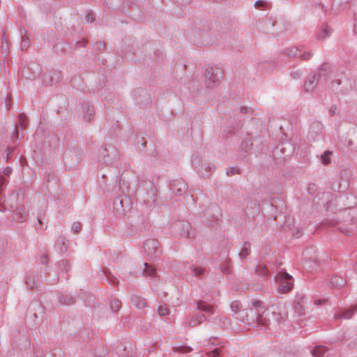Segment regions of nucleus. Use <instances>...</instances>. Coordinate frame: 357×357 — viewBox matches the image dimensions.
Segmentation results:
<instances>
[{
    "label": "nucleus",
    "mask_w": 357,
    "mask_h": 357,
    "mask_svg": "<svg viewBox=\"0 0 357 357\" xmlns=\"http://www.w3.org/2000/svg\"><path fill=\"white\" fill-rule=\"evenodd\" d=\"M137 193L140 200L147 208L152 207L157 200L156 189L151 181H139Z\"/></svg>",
    "instance_id": "f257e3e1"
},
{
    "label": "nucleus",
    "mask_w": 357,
    "mask_h": 357,
    "mask_svg": "<svg viewBox=\"0 0 357 357\" xmlns=\"http://www.w3.org/2000/svg\"><path fill=\"white\" fill-rule=\"evenodd\" d=\"M330 68L328 63H324L316 73L310 75L304 83L305 91L312 93L320 80L326 79V77L330 73Z\"/></svg>",
    "instance_id": "f03ea898"
},
{
    "label": "nucleus",
    "mask_w": 357,
    "mask_h": 357,
    "mask_svg": "<svg viewBox=\"0 0 357 357\" xmlns=\"http://www.w3.org/2000/svg\"><path fill=\"white\" fill-rule=\"evenodd\" d=\"M223 76V72L218 67L208 66L205 70L204 83L207 88L213 89L220 82Z\"/></svg>",
    "instance_id": "7ed1b4c3"
},
{
    "label": "nucleus",
    "mask_w": 357,
    "mask_h": 357,
    "mask_svg": "<svg viewBox=\"0 0 357 357\" xmlns=\"http://www.w3.org/2000/svg\"><path fill=\"white\" fill-rule=\"evenodd\" d=\"M119 157L118 149L112 145H106L100 151V161L102 163L112 164Z\"/></svg>",
    "instance_id": "20e7f679"
},
{
    "label": "nucleus",
    "mask_w": 357,
    "mask_h": 357,
    "mask_svg": "<svg viewBox=\"0 0 357 357\" xmlns=\"http://www.w3.org/2000/svg\"><path fill=\"white\" fill-rule=\"evenodd\" d=\"M279 283L280 292L284 294L292 289L294 283L292 277L285 272H281L278 275L276 278Z\"/></svg>",
    "instance_id": "39448f33"
},
{
    "label": "nucleus",
    "mask_w": 357,
    "mask_h": 357,
    "mask_svg": "<svg viewBox=\"0 0 357 357\" xmlns=\"http://www.w3.org/2000/svg\"><path fill=\"white\" fill-rule=\"evenodd\" d=\"M130 204V199L126 196H120L114 200L113 208L119 215L124 214Z\"/></svg>",
    "instance_id": "423d86ee"
},
{
    "label": "nucleus",
    "mask_w": 357,
    "mask_h": 357,
    "mask_svg": "<svg viewBox=\"0 0 357 357\" xmlns=\"http://www.w3.org/2000/svg\"><path fill=\"white\" fill-rule=\"evenodd\" d=\"M323 129L324 126L320 121H312L310 126L307 138L309 141H315L322 133Z\"/></svg>",
    "instance_id": "0eeeda50"
},
{
    "label": "nucleus",
    "mask_w": 357,
    "mask_h": 357,
    "mask_svg": "<svg viewBox=\"0 0 357 357\" xmlns=\"http://www.w3.org/2000/svg\"><path fill=\"white\" fill-rule=\"evenodd\" d=\"M170 189L176 195H182L187 190V184L183 179H177L170 183Z\"/></svg>",
    "instance_id": "6e6552de"
},
{
    "label": "nucleus",
    "mask_w": 357,
    "mask_h": 357,
    "mask_svg": "<svg viewBox=\"0 0 357 357\" xmlns=\"http://www.w3.org/2000/svg\"><path fill=\"white\" fill-rule=\"evenodd\" d=\"M65 159L70 160L73 165H76L80 161L81 153L75 148H70L65 152Z\"/></svg>",
    "instance_id": "1a4fd4ad"
},
{
    "label": "nucleus",
    "mask_w": 357,
    "mask_h": 357,
    "mask_svg": "<svg viewBox=\"0 0 357 357\" xmlns=\"http://www.w3.org/2000/svg\"><path fill=\"white\" fill-rule=\"evenodd\" d=\"M330 195L328 193H321L314 198L313 203L314 204H319V208L321 207L326 210L328 209Z\"/></svg>",
    "instance_id": "9d476101"
},
{
    "label": "nucleus",
    "mask_w": 357,
    "mask_h": 357,
    "mask_svg": "<svg viewBox=\"0 0 357 357\" xmlns=\"http://www.w3.org/2000/svg\"><path fill=\"white\" fill-rule=\"evenodd\" d=\"M158 242L153 239H149L147 240L144 245V251L149 255H151L156 252L158 250Z\"/></svg>",
    "instance_id": "9b49d317"
},
{
    "label": "nucleus",
    "mask_w": 357,
    "mask_h": 357,
    "mask_svg": "<svg viewBox=\"0 0 357 357\" xmlns=\"http://www.w3.org/2000/svg\"><path fill=\"white\" fill-rule=\"evenodd\" d=\"M331 33L332 29L327 24H321L317 33V38L319 40H324L331 36Z\"/></svg>",
    "instance_id": "f8f14e48"
},
{
    "label": "nucleus",
    "mask_w": 357,
    "mask_h": 357,
    "mask_svg": "<svg viewBox=\"0 0 357 357\" xmlns=\"http://www.w3.org/2000/svg\"><path fill=\"white\" fill-rule=\"evenodd\" d=\"M192 166L197 172H200L203 167V157L198 153H194L191 159Z\"/></svg>",
    "instance_id": "ddd939ff"
},
{
    "label": "nucleus",
    "mask_w": 357,
    "mask_h": 357,
    "mask_svg": "<svg viewBox=\"0 0 357 357\" xmlns=\"http://www.w3.org/2000/svg\"><path fill=\"white\" fill-rule=\"evenodd\" d=\"M348 147L352 148L355 142H357V128L351 126L347 132Z\"/></svg>",
    "instance_id": "4468645a"
},
{
    "label": "nucleus",
    "mask_w": 357,
    "mask_h": 357,
    "mask_svg": "<svg viewBox=\"0 0 357 357\" xmlns=\"http://www.w3.org/2000/svg\"><path fill=\"white\" fill-rule=\"evenodd\" d=\"M82 112L84 113V119L86 121H90L94 114L93 107L89 103H84L82 106Z\"/></svg>",
    "instance_id": "2eb2a0df"
},
{
    "label": "nucleus",
    "mask_w": 357,
    "mask_h": 357,
    "mask_svg": "<svg viewBox=\"0 0 357 357\" xmlns=\"http://www.w3.org/2000/svg\"><path fill=\"white\" fill-rule=\"evenodd\" d=\"M301 52V50L296 47H290L283 50V54L289 57L299 56V54Z\"/></svg>",
    "instance_id": "dca6fc26"
},
{
    "label": "nucleus",
    "mask_w": 357,
    "mask_h": 357,
    "mask_svg": "<svg viewBox=\"0 0 357 357\" xmlns=\"http://www.w3.org/2000/svg\"><path fill=\"white\" fill-rule=\"evenodd\" d=\"M31 70H32L31 66H25L22 72L23 77L28 79H34L36 73L35 72L31 73Z\"/></svg>",
    "instance_id": "f3484780"
},
{
    "label": "nucleus",
    "mask_w": 357,
    "mask_h": 357,
    "mask_svg": "<svg viewBox=\"0 0 357 357\" xmlns=\"http://www.w3.org/2000/svg\"><path fill=\"white\" fill-rule=\"evenodd\" d=\"M132 303L138 308H144L146 305V300L139 296H134L132 298Z\"/></svg>",
    "instance_id": "a211bd4d"
},
{
    "label": "nucleus",
    "mask_w": 357,
    "mask_h": 357,
    "mask_svg": "<svg viewBox=\"0 0 357 357\" xmlns=\"http://www.w3.org/2000/svg\"><path fill=\"white\" fill-rule=\"evenodd\" d=\"M204 320L205 317L202 314H199L189 321V325L190 326H196L199 324L204 322Z\"/></svg>",
    "instance_id": "6ab92c4d"
},
{
    "label": "nucleus",
    "mask_w": 357,
    "mask_h": 357,
    "mask_svg": "<svg viewBox=\"0 0 357 357\" xmlns=\"http://www.w3.org/2000/svg\"><path fill=\"white\" fill-rule=\"evenodd\" d=\"M333 154V152L331 151H325L321 155V162L326 165L331 162V157Z\"/></svg>",
    "instance_id": "aec40b11"
},
{
    "label": "nucleus",
    "mask_w": 357,
    "mask_h": 357,
    "mask_svg": "<svg viewBox=\"0 0 357 357\" xmlns=\"http://www.w3.org/2000/svg\"><path fill=\"white\" fill-rule=\"evenodd\" d=\"M197 307L199 310L202 311L208 312L211 313L213 312V307L204 302L198 303Z\"/></svg>",
    "instance_id": "412c9836"
},
{
    "label": "nucleus",
    "mask_w": 357,
    "mask_h": 357,
    "mask_svg": "<svg viewBox=\"0 0 357 357\" xmlns=\"http://www.w3.org/2000/svg\"><path fill=\"white\" fill-rule=\"evenodd\" d=\"M43 84L44 85H53L54 83L52 80V77L50 75V70L44 73L42 79Z\"/></svg>",
    "instance_id": "4be33fe9"
},
{
    "label": "nucleus",
    "mask_w": 357,
    "mask_h": 357,
    "mask_svg": "<svg viewBox=\"0 0 357 357\" xmlns=\"http://www.w3.org/2000/svg\"><path fill=\"white\" fill-rule=\"evenodd\" d=\"M326 351V349L323 346L316 347L312 351V356L313 357H322Z\"/></svg>",
    "instance_id": "5701e85b"
},
{
    "label": "nucleus",
    "mask_w": 357,
    "mask_h": 357,
    "mask_svg": "<svg viewBox=\"0 0 357 357\" xmlns=\"http://www.w3.org/2000/svg\"><path fill=\"white\" fill-rule=\"evenodd\" d=\"M254 6L256 9L263 10L267 9L268 3L264 0H257L255 1Z\"/></svg>",
    "instance_id": "b1692460"
},
{
    "label": "nucleus",
    "mask_w": 357,
    "mask_h": 357,
    "mask_svg": "<svg viewBox=\"0 0 357 357\" xmlns=\"http://www.w3.org/2000/svg\"><path fill=\"white\" fill-rule=\"evenodd\" d=\"M26 116L24 114H20L18 116V126L21 130L26 129Z\"/></svg>",
    "instance_id": "393cba45"
},
{
    "label": "nucleus",
    "mask_w": 357,
    "mask_h": 357,
    "mask_svg": "<svg viewBox=\"0 0 357 357\" xmlns=\"http://www.w3.org/2000/svg\"><path fill=\"white\" fill-rule=\"evenodd\" d=\"M288 226H291L289 229L292 231H295V233H292V236L296 238H298L302 234V229L300 227H298L297 225H288Z\"/></svg>",
    "instance_id": "a878e982"
},
{
    "label": "nucleus",
    "mask_w": 357,
    "mask_h": 357,
    "mask_svg": "<svg viewBox=\"0 0 357 357\" xmlns=\"http://www.w3.org/2000/svg\"><path fill=\"white\" fill-rule=\"evenodd\" d=\"M50 75L52 77L54 83H57L61 78V73L60 71L56 70H50Z\"/></svg>",
    "instance_id": "bb28decb"
},
{
    "label": "nucleus",
    "mask_w": 357,
    "mask_h": 357,
    "mask_svg": "<svg viewBox=\"0 0 357 357\" xmlns=\"http://www.w3.org/2000/svg\"><path fill=\"white\" fill-rule=\"evenodd\" d=\"M144 267V273L145 275H153L154 274L155 268L153 266L145 263Z\"/></svg>",
    "instance_id": "cd10ccee"
},
{
    "label": "nucleus",
    "mask_w": 357,
    "mask_h": 357,
    "mask_svg": "<svg viewBox=\"0 0 357 357\" xmlns=\"http://www.w3.org/2000/svg\"><path fill=\"white\" fill-rule=\"evenodd\" d=\"M312 53L308 51H303L301 50V52L299 54V57H301L303 60L308 61L312 56Z\"/></svg>",
    "instance_id": "c85d7f7f"
},
{
    "label": "nucleus",
    "mask_w": 357,
    "mask_h": 357,
    "mask_svg": "<svg viewBox=\"0 0 357 357\" xmlns=\"http://www.w3.org/2000/svg\"><path fill=\"white\" fill-rule=\"evenodd\" d=\"M341 227L338 229L345 235H350L351 229L349 227V225H340Z\"/></svg>",
    "instance_id": "c756f323"
},
{
    "label": "nucleus",
    "mask_w": 357,
    "mask_h": 357,
    "mask_svg": "<svg viewBox=\"0 0 357 357\" xmlns=\"http://www.w3.org/2000/svg\"><path fill=\"white\" fill-rule=\"evenodd\" d=\"M349 187V183L347 182V180H343L342 179V181L341 183H340L337 185V187L336 188L335 185H333V189H338V190H341V189H347Z\"/></svg>",
    "instance_id": "7c9ffc66"
},
{
    "label": "nucleus",
    "mask_w": 357,
    "mask_h": 357,
    "mask_svg": "<svg viewBox=\"0 0 357 357\" xmlns=\"http://www.w3.org/2000/svg\"><path fill=\"white\" fill-rule=\"evenodd\" d=\"M111 307L113 310L117 311L121 308V303L120 301L114 299L111 302Z\"/></svg>",
    "instance_id": "2f4dec72"
},
{
    "label": "nucleus",
    "mask_w": 357,
    "mask_h": 357,
    "mask_svg": "<svg viewBox=\"0 0 357 357\" xmlns=\"http://www.w3.org/2000/svg\"><path fill=\"white\" fill-rule=\"evenodd\" d=\"M158 312L160 316L163 317L169 314V310L167 307L160 306L158 309Z\"/></svg>",
    "instance_id": "473e14b6"
},
{
    "label": "nucleus",
    "mask_w": 357,
    "mask_h": 357,
    "mask_svg": "<svg viewBox=\"0 0 357 357\" xmlns=\"http://www.w3.org/2000/svg\"><path fill=\"white\" fill-rule=\"evenodd\" d=\"M265 25H266V29H265V31H266L267 33H271L273 30L271 29V28L274 26V22L273 21H272L271 20H267L266 22H265Z\"/></svg>",
    "instance_id": "72a5a7b5"
},
{
    "label": "nucleus",
    "mask_w": 357,
    "mask_h": 357,
    "mask_svg": "<svg viewBox=\"0 0 357 357\" xmlns=\"http://www.w3.org/2000/svg\"><path fill=\"white\" fill-rule=\"evenodd\" d=\"M340 112V110L337 105H333L331 108L329 109V114L331 116H335L338 115Z\"/></svg>",
    "instance_id": "f704fd0d"
},
{
    "label": "nucleus",
    "mask_w": 357,
    "mask_h": 357,
    "mask_svg": "<svg viewBox=\"0 0 357 357\" xmlns=\"http://www.w3.org/2000/svg\"><path fill=\"white\" fill-rule=\"evenodd\" d=\"M29 40L28 37L26 36H22V43H21V47L22 50H26V48L29 46Z\"/></svg>",
    "instance_id": "c9c22d12"
},
{
    "label": "nucleus",
    "mask_w": 357,
    "mask_h": 357,
    "mask_svg": "<svg viewBox=\"0 0 357 357\" xmlns=\"http://www.w3.org/2000/svg\"><path fill=\"white\" fill-rule=\"evenodd\" d=\"M290 76L293 79H300L302 76V72L299 70L292 71L290 73Z\"/></svg>",
    "instance_id": "e433bc0d"
},
{
    "label": "nucleus",
    "mask_w": 357,
    "mask_h": 357,
    "mask_svg": "<svg viewBox=\"0 0 357 357\" xmlns=\"http://www.w3.org/2000/svg\"><path fill=\"white\" fill-rule=\"evenodd\" d=\"M286 149V147H283L282 146H277L274 151H273V156L276 157L279 155L280 153L282 152L284 153V150Z\"/></svg>",
    "instance_id": "4c0bfd02"
},
{
    "label": "nucleus",
    "mask_w": 357,
    "mask_h": 357,
    "mask_svg": "<svg viewBox=\"0 0 357 357\" xmlns=\"http://www.w3.org/2000/svg\"><path fill=\"white\" fill-rule=\"evenodd\" d=\"M248 254V247L247 243H245L241 252L239 253V255L242 258H244V257H247Z\"/></svg>",
    "instance_id": "58836bf2"
},
{
    "label": "nucleus",
    "mask_w": 357,
    "mask_h": 357,
    "mask_svg": "<svg viewBox=\"0 0 357 357\" xmlns=\"http://www.w3.org/2000/svg\"><path fill=\"white\" fill-rule=\"evenodd\" d=\"M197 32L195 33V34L192 36V35H189L188 33L187 35V37L188 38V39L192 42L194 44H199V40H198L197 36Z\"/></svg>",
    "instance_id": "ea45409f"
},
{
    "label": "nucleus",
    "mask_w": 357,
    "mask_h": 357,
    "mask_svg": "<svg viewBox=\"0 0 357 357\" xmlns=\"http://www.w3.org/2000/svg\"><path fill=\"white\" fill-rule=\"evenodd\" d=\"M238 173V169L236 167H230L227 169V174L228 176H233Z\"/></svg>",
    "instance_id": "a19ab883"
},
{
    "label": "nucleus",
    "mask_w": 357,
    "mask_h": 357,
    "mask_svg": "<svg viewBox=\"0 0 357 357\" xmlns=\"http://www.w3.org/2000/svg\"><path fill=\"white\" fill-rule=\"evenodd\" d=\"M85 21L87 22V23H91L93 20H94V17H93V13H88L86 16H85Z\"/></svg>",
    "instance_id": "79ce46f5"
},
{
    "label": "nucleus",
    "mask_w": 357,
    "mask_h": 357,
    "mask_svg": "<svg viewBox=\"0 0 357 357\" xmlns=\"http://www.w3.org/2000/svg\"><path fill=\"white\" fill-rule=\"evenodd\" d=\"M352 310H347L346 312H343L341 315V317L344 319H350L352 316Z\"/></svg>",
    "instance_id": "37998d69"
},
{
    "label": "nucleus",
    "mask_w": 357,
    "mask_h": 357,
    "mask_svg": "<svg viewBox=\"0 0 357 357\" xmlns=\"http://www.w3.org/2000/svg\"><path fill=\"white\" fill-rule=\"evenodd\" d=\"M176 350L181 353H188L191 351V349L188 347H181L176 348Z\"/></svg>",
    "instance_id": "c03bdc74"
},
{
    "label": "nucleus",
    "mask_w": 357,
    "mask_h": 357,
    "mask_svg": "<svg viewBox=\"0 0 357 357\" xmlns=\"http://www.w3.org/2000/svg\"><path fill=\"white\" fill-rule=\"evenodd\" d=\"M203 167H204L206 172H208V171H211L214 168V165L205 162L203 165Z\"/></svg>",
    "instance_id": "a18cd8bd"
},
{
    "label": "nucleus",
    "mask_w": 357,
    "mask_h": 357,
    "mask_svg": "<svg viewBox=\"0 0 357 357\" xmlns=\"http://www.w3.org/2000/svg\"><path fill=\"white\" fill-rule=\"evenodd\" d=\"M208 356L211 357H217L220 356V350L218 349H215L213 350L211 352L208 353Z\"/></svg>",
    "instance_id": "49530a36"
},
{
    "label": "nucleus",
    "mask_w": 357,
    "mask_h": 357,
    "mask_svg": "<svg viewBox=\"0 0 357 357\" xmlns=\"http://www.w3.org/2000/svg\"><path fill=\"white\" fill-rule=\"evenodd\" d=\"M240 303L238 302H234L231 305V307L233 311H237L240 308Z\"/></svg>",
    "instance_id": "de8ad7c7"
},
{
    "label": "nucleus",
    "mask_w": 357,
    "mask_h": 357,
    "mask_svg": "<svg viewBox=\"0 0 357 357\" xmlns=\"http://www.w3.org/2000/svg\"><path fill=\"white\" fill-rule=\"evenodd\" d=\"M12 173V169L10 167H6L3 171V174L5 175V176H9L10 175V174Z\"/></svg>",
    "instance_id": "09e8293b"
},
{
    "label": "nucleus",
    "mask_w": 357,
    "mask_h": 357,
    "mask_svg": "<svg viewBox=\"0 0 357 357\" xmlns=\"http://www.w3.org/2000/svg\"><path fill=\"white\" fill-rule=\"evenodd\" d=\"M81 225H74L73 227H72V230L75 233H78L81 230Z\"/></svg>",
    "instance_id": "8fccbe9b"
},
{
    "label": "nucleus",
    "mask_w": 357,
    "mask_h": 357,
    "mask_svg": "<svg viewBox=\"0 0 357 357\" xmlns=\"http://www.w3.org/2000/svg\"><path fill=\"white\" fill-rule=\"evenodd\" d=\"M193 273L195 275H199L203 273V269L200 268H195L193 269Z\"/></svg>",
    "instance_id": "3c124183"
},
{
    "label": "nucleus",
    "mask_w": 357,
    "mask_h": 357,
    "mask_svg": "<svg viewBox=\"0 0 357 357\" xmlns=\"http://www.w3.org/2000/svg\"><path fill=\"white\" fill-rule=\"evenodd\" d=\"M254 204V207H253V209H254V213H258L259 211V204L258 202H253Z\"/></svg>",
    "instance_id": "603ef678"
},
{
    "label": "nucleus",
    "mask_w": 357,
    "mask_h": 357,
    "mask_svg": "<svg viewBox=\"0 0 357 357\" xmlns=\"http://www.w3.org/2000/svg\"><path fill=\"white\" fill-rule=\"evenodd\" d=\"M341 82L340 79H337V80H335L334 82H332V86H333V89H335V84H336L337 86H339Z\"/></svg>",
    "instance_id": "864d4df0"
},
{
    "label": "nucleus",
    "mask_w": 357,
    "mask_h": 357,
    "mask_svg": "<svg viewBox=\"0 0 357 357\" xmlns=\"http://www.w3.org/2000/svg\"><path fill=\"white\" fill-rule=\"evenodd\" d=\"M283 217V215L282 214L279 215H277L274 218V220L275 221H278V222H281L282 221V218Z\"/></svg>",
    "instance_id": "5fc2aeb1"
},
{
    "label": "nucleus",
    "mask_w": 357,
    "mask_h": 357,
    "mask_svg": "<svg viewBox=\"0 0 357 357\" xmlns=\"http://www.w3.org/2000/svg\"><path fill=\"white\" fill-rule=\"evenodd\" d=\"M13 151V148H10V149H8V153H7V156H6L7 160H8L10 158V155H11Z\"/></svg>",
    "instance_id": "6e6d98bb"
},
{
    "label": "nucleus",
    "mask_w": 357,
    "mask_h": 357,
    "mask_svg": "<svg viewBox=\"0 0 357 357\" xmlns=\"http://www.w3.org/2000/svg\"><path fill=\"white\" fill-rule=\"evenodd\" d=\"M24 213V209L20 208L17 212L16 215H20V217H22V214Z\"/></svg>",
    "instance_id": "4d7b16f0"
},
{
    "label": "nucleus",
    "mask_w": 357,
    "mask_h": 357,
    "mask_svg": "<svg viewBox=\"0 0 357 357\" xmlns=\"http://www.w3.org/2000/svg\"><path fill=\"white\" fill-rule=\"evenodd\" d=\"M230 119H231V117H230ZM228 128H231L232 129H235L234 126L233 125V121L231 120L229 123Z\"/></svg>",
    "instance_id": "13d9d810"
},
{
    "label": "nucleus",
    "mask_w": 357,
    "mask_h": 357,
    "mask_svg": "<svg viewBox=\"0 0 357 357\" xmlns=\"http://www.w3.org/2000/svg\"><path fill=\"white\" fill-rule=\"evenodd\" d=\"M257 321H258L259 323H261V324H263V325H266V322H264V321H262L261 317H259V318L257 319Z\"/></svg>",
    "instance_id": "bf43d9fd"
},
{
    "label": "nucleus",
    "mask_w": 357,
    "mask_h": 357,
    "mask_svg": "<svg viewBox=\"0 0 357 357\" xmlns=\"http://www.w3.org/2000/svg\"><path fill=\"white\" fill-rule=\"evenodd\" d=\"M15 130H15V137L16 138H18L19 132H18V127H17V126H16V127H15Z\"/></svg>",
    "instance_id": "052dcab7"
},
{
    "label": "nucleus",
    "mask_w": 357,
    "mask_h": 357,
    "mask_svg": "<svg viewBox=\"0 0 357 357\" xmlns=\"http://www.w3.org/2000/svg\"><path fill=\"white\" fill-rule=\"evenodd\" d=\"M354 31L355 34L357 36V22L354 24Z\"/></svg>",
    "instance_id": "680f3d73"
},
{
    "label": "nucleus",
    "mask_w": 357,
    "mask_h": 357,
    "mask_svg": "<svg viewBox=\"0 0 357 357\" xmlns=\"http://www.w3.org/2000/svg\"><path fill=\"white\" fill-rule=\"evenodd\" d=\"M248 110V108H247V107H241V112L242 113H246Z\"/></svg>",
    "instance_id": "e2e57ef3"
},
{
    "label": "nucleus",
    "mask_w": 357,
    "mask_h": 357,
    "mask_svg": "<svg viewBox=\"0 0 357 357\" xmlns=\"http://www.w3.org/2000/svg\"><path fill=\"white\" fill-rule=\"evenodd\" d=\"M291 155V151L288 154H284V155L282 157L284 160H285L287 158L289 157Z\"/></svg>",
    "instance_id": "0e129e2a"
},
{
    "label": "nucleus",
    "mask_w": 357,
    "mask_h": 357,
    "mask_svg": "<svg viewBox=\"0 0 357 357\" xmlns=\"http://www.w3.org/2000/svg\"><path fill=\"white\" fill-rule=\"evenodd\" d=\"M84 43H85L84 41H83V42H78L77 43V45L78 46H84Z\"/></svg>",
    "instance_id": "69168bd1"
},
{
    "label": "nucleus",
    "mask_w": 357,
    "mask_h": 357,
    "mask_svg": "<svg viewBox=\"0 0 357 357\" xmlns=\"http://www.w3.org/2000/svg\"><path fill=\"white\" fill-rule=\"evenodd\" d=\"M210 208L212 210H215L218 209V207L216 206V205H211Z\"/></svg>",
    "instance_id": "338daca9"
},
{
    "label": "nucleus",
    "mask_w": 357,
    "mask_h": 357,
    "mask_svg": "<svg viewBox=\"0 0 357 357\" xmlns=\"http://www.w3.org/2000/svg\"><path fill=\"white\" fill-rule=\"evenodd\" d=\"M26 284L28 285L29 287H30V289H33L34 288V285H31L29 284V282L27 281L26 282Z\"/></svg>",
    "instance_id": "774afa93"
}]
</instances>
